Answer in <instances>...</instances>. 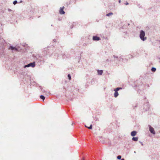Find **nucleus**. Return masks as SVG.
I'll use <instances>...</instances> for the list:
<instances>
[{
	"mask_svg": "<svg viewBox=\"0 0 160 160\" xmlns=\"http://www.w3.org/2000/svg\"><path fill=\"white\" fill-rule=\"evenodd\" d=\"M60 51L58 49H56L55 51L53 52H52L48 51H44L42 54H34L32 55V59L35 61L33 62H30L29 63L25 65L24 68H26L31 67H34L36 66V62L38 65L40 66L43 64L46 60L47 58L51 56L53 53L55 56L58 57H59L60 55L58 53Z\"/></svg>",
	"mask_w": 160,
	"mask_h": 160,
	"instance_id": "nucleus-1",
	"label": "nucleus"
},
{
	"mask_svg": "<svg viewBox=\"0 0 160 160\" xmlns=\"http://www.w3.org/2000/svg\"><path fill=\"white\" fill-rule=\"evenodd\" d=\"M132 82L133 83L132 84V85L134 88H136V89L137 91H138L140 89L143 88L142 82L140 79L136 80H133Z\"/></svg>",
	"mask_w": 160,
	"mask_h": 160,
	"instance_id": "nucleus-2",
	"label": "nucleus"
},
{
	"mask_svg": "<svg viewBox=\"0 0 160 160\" xmlns=\"http://www.w3.org/2000/svg\"><path fill=\"white\" fill-rule=\"evenodd\" d=\"M139 33V38H140L143 41H145L147 38L145 36V32L143 30H141L140 31Z\"/></svg>",
	"mask_w": 160,
	"mask_h": 160,
	"instance_id": "nucleus-3",
	"label": "nucleus"
},
{
	"mask_svg": "<svg viewBox=\"0 0 160 160\" xmlns=\"http://www.w3.org/2000/svg\"><path fill=\"white\" fill-rule=\"evenodd\" d=\"M130 25L129 23H126L124 24V25L122 26L120 28V30L121 31H122L123 32L127 33V31H122V29H126L128 28V26H129Z\"/></svg>",
	"mask_w": 160,
	"mask_h": 160,
	"instance_id": "nucleus-4",
	"label": "nucleus"
},
{
	"mask_svg": "<svg viewBox=\"0 0 160 160\" xmlns=\"http://www.w3.org/2000/svg\"><path fill=\"white\" fill-rule=\"evenodd\" d=\"M146 101V102L143 105V109L145 111H147L149 109V102L145 100V101Z\"/></svg>",
	"mask_w": 160,
	"mask_h": 160,
	"instance_id": "nucleus-5",
	"label": "nucleus"
},
{
	"mask_svg": "<svg viewBox=\"0 0 160 160\" xmlns=\"http://www.w3.org/2000/svg\"><path fill=\"white\" fill-rule=\"evenodd\" d=\"M112 57L114 58V60H112V62H114L116 64H119V62L118 57L115 55H113Z\"/></svg>",
	"mask_w": 160,
	"mask_h": 160,
	"instance_id": "nucleus-6",
	"label": "nucleus"
},
{
	"mask_svg": "<svg viewBox=\"0 0 160 160\" xmlns=\"http://www.w3.org/2000/svg\"><path fill=\"white\" fill-rule=\"evenodd\" d=\"M8 49L9 50H11L12 52L14 51H18V48L16 47H14L11 45H10Z\"/></svg>",
	"mask_w": 160,
	"mask_h": 160,
	"instance_id": "nucleus-7",
	"label": "nucleus"
},
{
	"mask_svg": "<svg viewBox=\"0 0 160 160\" xmlns=\"http://www.w3.org/2000/svg\"><path fill=\"white\" fill-rule=\"evenodd\" d=\"M148 127L149 128V131L152 134L155 135L156 134V132L154 130V129L150 125H148Z\"/></svg>",
	"mask_w": 160,
	"mask_h": 160,
	"instance_id": "nucleus-8",
	"label": "nucleus"
},
{
	"mask_svg": "<svg viewBox=\"0 0 160 160\" xmlns=\"http://www.w3.org/2000/svg\"><path fill=\"white\" fill-rule=\"evenodd\" d=\"M39 88L41 91L45 93V94L47 96H49L50 94V92L49 91H46L43 90L41 86H40Z\"/></svg>",
	"mask_w": 160,
	"mask_h": 160,
	"instance_id": "nucleus-9",
	"label": "nucleus"
},
{
	"mask_svg": "<svg viewBox=\"0 0 160 160\" xmlns=\"http://www.w3.org/2000/svg\"><path fill=\"white\" fill-rule=\"evenodd\" d=\"M64 7L63 6L62 7H61L60 8L59 13L61 15H63L65 13V12L64 11Z\"/></svg>",
	"mask_w": 160,
	"mask_h": 160,
	"instance_id": "nucleus-10",
	"label": "nucleus"
},
{
	"mask_svg": "<svg viewBox=\"0 0 160 160\" xmlns=\"http://www.w3.org/2000/svg\"><path fill=\"white\" fill-rule=\"evenodd\" d=\"M92 40L94 41H98L101 40V38L97 36H93L92 37Z\"/></svg>",
	"mask_w": 160,
	"mask_h": 160,
	"instance_id": "nucleus-11",
	"label": "nucleus"
},
{
	"mask_svg": "<svg viewBox=\"0 0 160 160\" xmlns=\"http://www.w3.org/2000/svg\"><path fill=\"white\" fill-rule=\"evenodd\" d=\"M149 10L150 12H151V11H152V14H153L154 13H155V7H151L150 8H149Z\"/></svg>",
	"mask_w": 160,
	"mask_h": 160,
	"instance_id": "nucleus-12",
	"label": "nucleus"
},
{
	"mask_svg": "<svg viewBox=\"0 0 160 160\" xmlns=\"http://www.w3.org/2000/svg\"><path fill=\"white\" fill-rule=\"evenodd\" d=\"M66 98L68 99V100H70L72 101L73 99V98L72 97H71V96L70 95H69L68 94H67L66 96Z\"/></svg>",
	"mask_w": 160,
	"mask_h": 160,
	"instance_id": "nucleus-13",
	"label": "nucleus"
},
{
	"mask_svg": "<svg viewBox=\"0 0 160 160\" xmlns=\"http://www.w3.org/2000/svg\"><path fill=\"white\" fill-rule=\"evenodd\" d=\"M113 90L114 91V96L115 98H116L119 95L118 93V91H116L114 89Z\"/></svg>",
	"mask_w": 160,
	"mask_h": 160,
	"instance_id": "nucleus-14",
	"label": "nucleus"
},
{
	"mask_svg": "<svg viewBox=\"0 0 160 160\" xmlns=\"http://www.w3.org/2000/svg\"><path fill=\"white\" fill-rule=\"evenodd\" d=\"M137 132L136 131H133L131 132V135L132 137H134L136 135Z\"/></svg>",
	"mask_w": 160,
	"mask_h": 160,
	"instance_id": "nucleus-15",
	"label": "nucleus"
},
{
	"mask_svg": "<svg viewBox=\"0 0 160 160\" xmlns=\"http://www.w3.org/2000/svg\"><path fill=\"white\" fill-rule=\"evenodd\" d=\"M103 71L102 70H97L98 74L99 75H101L102 74Z\"/></svg>",
	"mask_w": 160,
	"mask_h": 160,
	"instance_id": "nucleus-16",
	"label": "nucleus"
},
{
	"mask_svg": "<svg viewBox=\"0 0 160 160\" xmlns=\"http://www.w3.org/2000/svg\"><path fill=\"white\" fill-rule=\"evenodd\" d=\"M138 137H133L132 138V140L134 141H137L138 140Z\"/></svg>",
	"mask_w": 160,
	"mask_h": 160,
	"instance_id": "nucleus-17",
	"label": "nucleus"
},
{
	"mask_svg": "<svg viewBox=\"0 0 160 160\" xmlns=\"http://www.w3.org/2000/svg\"><path fill=\"white\" fill-rule=\"evenodd\" d=\"M123 58L122 57V56L120 57L119 58V63L120 62H123Z\"/></svg>",
	"mask_w": 160,
	"mask_h": 160,
	"instance_id": "nucleus-18",
	"label": "nucleus"
},
{
	"mask_svg": "<svg viewBox=\"0 0 160 160\" xmlns=\"http://www.w3.org/2000/svg\"><path fill=\"white\" fill-rule=\"evenodd\" d=\"M77 24V23L76 22H73L72 23V25L70 27V28L71 29H72V28L73 27H74Z\"/></svg>",
	"mask_w": 160,
	"mask_h": 160,
	"instance_id": "nucleus-19",
	"label": "nucleus"
},
{
	"mask_svg": "<svg viewBox=\"0 0 160 160\" xmlns=\"http://www.w3.org/2000/svg\"><path fill=\"white\" fill-rule=\"evenodd\" d=\"M122 87H118L117 88H115L114 89L116 91H118L122 90Z\"/></svg>",
	"mask_w": 160,
	"mask_h": 160,
	"instance_id": "nucleus-20",
	"label": "nucleus"
},
{
	"mask_svg": "<svg viewBox=\"0 0 160 160\" xmlns=\"http://www.w3.org/2000/svg\"><path fill=\"white\" fill-rule=\"evenodd\" d=\"M151 70L152 72H155L156 70V68L155 67H152L151 68Z\"/></svg>",
	"mask_w": 160,
	"mask_h": 160,
	"instance_id": "nucleus-21",
	"label": "nucleus"
},
{
	"mask_svg": "<svg viewBox=\"0 0 160 160\" xmlns=\"http://www.w3.org/2000/svg\"><path fill=\"white\" fill-rule=\"evenodd\" d=\"M40 98L43 101L45 99V97L43 95H41L40 96Z\"/></svg>",
	"mask_w": 160,
	"mask_h": 160,
	"instance_id": "nucleus-22",
	"label": "nucleus"
},
{
	"mask_svg": "<svg viewBox=\"0 0 160 160\" xmlns=\"http://www.w3.org/2000/svg\"><path fill=\"white\" fill-rule=\"evenodd\" d=\"M113 13L112 12H110L106 14V16L107 17H109L111 15H112Z\"/></svg>",
	"mask_w": 160,
	"mask_h": 160,
	"instance_id": "nucleus-23",
	"label": "nucleus"
},
{
	"mask_svg": "<svg viewBox=\"0 0 160 160\" xmlns=\"http://www.w3.org/2000/svg\"><path fill=\"white\" fill-rule=\"evenodd\" d=\"M85 127H87L88 129H92V125L91 124L89 127H87L86 125H85Z\"/></svg>",
	"mask_w": 160,
	"mask_h": 160,
	"instance_id": "nucleus-24",
	"label": "nucleus"
},
{
	"mask_svg": "<svg viewBox=\"0 0 160 160\" xmlns=\"http://www.w3.org/2000/svg\"><path fill=\"white\" fill-rule=\"evenodd\" d=\"M68 78L69 80H71V75L70 74H69L68 75Z\"/></svg>",
	"mask_w": 160,
	"mask_h": 160,
	"instance_id": "nucleus-25",
	"label": "nucleus"
},
{
	"mask_svg": "<svg viewBox=\"0 0 160 160\" xmlns=\"http://www.w3.org/2000/svg\"><path fill=\"white\" fill-rule=\"evenodd\" d=\"M117 159H118V160H120V159H122L121 158H122V156L121 155H118V156H117Z\"/></svg>",
	"mask_w": 160,
	"mask_h": 160,
	"instance_id": "nucleus-26",
	"label": "nucleus"
},
{
	"mask_svg": "<svg viewBox=\"0 0 160 160\" xmlns=\"http://www.w3.org/2000/svg\"><path fill=\"white\" fill-rule=\"evenodd\" d=\"M18 3V2L17 1V0H14L13 2V3L14 5H16V4H17V3Z\"/></svg>",
	"mask_w": 160,
	"mask_h": 160,
	"instance_id": "nucleus-27",
	"label": "nucleus"
},
{
	"mask_svg": "<svg viewBox=\"0 0 160 160\" xmlns=\"http://www.w3.org/2000/svg\"><path fill=\"white\" fill-rule=\"evenodd\" d=\"M81 59V57L80 56H78V59L79 60V61H78V62L79 63L80 62V60Z\"/></svg>",
	"mask_w": 160,
	"mask_h": 160,
	"instance_id": "nucleus-28",
	"label": "nucleus"
},
{
	"mask_svg": "<svg viewBox=\"0 0 160 160\" xmlns=\"http://www.w3.org/2000/svg\"><path fill=\"white\" fill-rule=\"evenodd\" d=\"M27 77L29 78V80L30 81L31 80V77H30V76L28 75H27Z\"/></svg>",
	"mask_w": 160,
	"mask_h": 160,
	"instance_id": "nucleus-29",
	"label": "nucleus"
},
{
	"mask_svg": "<svg viewBox=\"0 0 160 160\" xmlns=\"http://www.w3.org/2000/svg\"><path fill=\"white\" fill-rule=\"evenodd\" d=\"M53 42H57V40L56 39H54L53 40Z\"/></svg>",
	"mask_w": 160,
	"mask_h": 160,
	"instance_id": "nucleus-30",
	"label": "nucleus"
},
{
	"mask_svg": "<svg viewBox=\"0 0 160 160\" xmlns=\"http://www.w3.org/2000/svg\"><path fill=\"white\" fill-rule=\"evenodd\" d=\"M106 61H107V62L112 61V60H110L108 59L106 60Z\"/></svg>",
	"mask_w": 160,
	"mask_h": 160,
	"instance_id": "nucleus-31",
	"label": "nucleus"
},
{
	"mask_svg": "<svg viewBox=\"0 0 160 160\" xmlns=\"http://www.w3.org/2000/svg\"><path fill=\"white\" fill-rule=\"evenodd\" d=\"M124 4L126 5H128L129 4V3L127 2H126V3H124Z\"/></svg>",
	"mask_w": 160,
	"mask_h": 160,
	"instance_id": "nucleus-32",
	"label": "nucleus"
},
{
	"mask_svg": "<svg viewBox=\"0 0 160 160\" xmlns=\"http://www.w3.org/2000/svg\"><path fill=\"white\" fill-rule=\"evenodd\" d=\"M139 142L142 145H143V143L142 142H141V141H139Z\"/></svg>",
	"mask_w": 160,
	"mask_h": 160,
	"instance_id": "nucleus-33",
	"label": "nucleus"
},
{
	"mask_svg": "<svg viewBox=\"0 0 160 160\" xmlns=\"http://www.w3.org/2000/svg\"><path fill=\"white\" fill-rule=\"evenodd\" d=\"M22 2V0H20L19 2H18L19 3H21Z\"/></svg>",
	"mask_w": 160,
	"mask_h": 160,
	"instance_id": "nucleus-34",
	"label": "nucleus"
},
{
	"mask_svg": "<svg viewBox=\"0 0 160 160\" xmlns=\"http://www.w3.org/2000/svg\"><path fill=\"white\" fill-rule=\"evenodd\" d=\"M8 11H9V12L11 11H12V10L10 9H9V8L8 9Z\"/></svg>",
	"mask_w": 160,
	"mask_h": 160,
	"instance_id": "nucleus-35",
	"label": "nucleus"
},
{
	"mask_svg": "<svg viewBox=\"0 0 160 160\" xmlns=\"http://www.w3.org/2000/svg\"><path fill=\"white\" fill-rule=\"evenodd\" d=\"M157 58H158V59L160 60V57H158Z\"/></svg>",
	"mask_w": 160,
	"mask_h": 160,
	"instance_id": "nucleus-36",
	"label": "nucleus"
},
{
	"mask_svg": "<svg viewBox=\"0 0 160 160\" xmlns=\"http://www.w3.org/2000/svg\"><path fill=\"white\" fill-rule=\"evenodd\" d=\"M121 2V0H118V2L119 3H120Z\"/></svg>",
	"mask_w": 160,
	"mask_h": 160,
	"instance_id": "nucleus-37",
	"label": "nucleus"
},
{
	"mask_svg": "<svg viewBox=\"0 0 160 160\" xmlns=\"http://www.w3.org/2000/svg\"><path fill=\"white\" fill-rule=\"evenodd\" d=\"M61 54L62 56H64V55H65L64 54L62 53Z\"/></svg>",
	"mask_w": 160,
	"mask_h": 160,
	"instance_id": "nucleus-38",
	"label": "nucleus"
},
{
	"mask_svg": "<svg viewBox=\"0 0 160 160\" xmlns=\"http://www.w3.org/2000/svg\"><path fill=\"white\" fill-rule=\"evenodd\" d=\"M85 160V159H84V158H83L82 159V160Z\"/></svg>",
	"mask_w": 160,
	"mask_h": 160,
	"instance_id": "nucleus-39",
	"label": "nucleus"
},
{
	"mask_svg": "<svg viewBox=\"0 0 160 160\" xmlns=\"http://www.w3.org/2000/svg\"><path fill=\"white\" fill-rule=\"evenodd\" d=\"M102 143H105V142H104V141H102Z\"/></svg>",
	"mask_w": 160,
	"mask_h": 160,
	"instance_id": "nucleus-40",
	"label": "nucleus"
},
{
	"mask_svg": "<svg viewBox=\"0 0 160 160\" xmlns=\"http://www.w3.org/2000/svg\"><path fill=\"white\" fill-rule=\"evenodd\" d=\"M121 160H125V159L124 158H122L121 159Z\"/></svg>",
	"mask_w": 160,
	"mask_h": 160,
	"instance_id": "nucleus-41",
	"label": "nucleus"
},
{
	"mask_svg": "<svg viewBox=\"0 0 160 160\" xmlns=\"http://www.w3.org/2000/svg\"><path fill=\"white\" fill-rule=\"evenodd\" d=\"M137 107V106H135L133 108L134 109L135 108Z\"/></svg>",
	"mask_w": 160,
	"mask_h": 160,
	"instance_id": "nucleus-42",
	"label": "nucleus"
},
{
	"mask_svg": "<svg viewBox=\"0 0 160 160\" xmlns=\"http://www.w3.org/2000/svg\"><path fill=\"white\" fill-rule=\"evenodd\" d=\"M144 99H146V97H144Z\"/></svg>",
	"mask_w": 160,
	"mask_h": 160,
	"instance_id": "nucleus-43",
	"label": "nucleus"
},
{
	"mask_svg": "<svg viewBox=\"0 0 160 160\" xmlns=\"http://www.w3.org/2000/svg\"><path fill=\"white\" fill-rule=\"evenodd\" d=\"M134 153H136V151H134Z\"/></svg>",
	"mask_w": 160,
	"mask_h": 160,
	"instance_id": "nucleus-44",
	"label": "nucleus"
},
{
	"mask_svg": "<svg viewBox=\"0 0 160 160\" xmlns=\"http://www.w3.org/2000/svg\"><path fill=\"white\" fill-rule=\"evenodd\" d=\"M159 62H160V61H159Z\"/></svg>",
	"mask_w": 160,
	"mask_h": 160,
	"instance_id": "nucleus-45",
	"label": "nucleus"
}]
</instances>
